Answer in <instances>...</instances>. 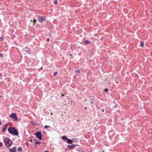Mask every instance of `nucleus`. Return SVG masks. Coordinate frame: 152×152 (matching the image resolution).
I'll return each mask as SVG.
<instances>
[{"mask_svg":"<svg viewBox=\"0 0 152 152\" xmlns=\"http://www.w3.org/2000/svg\"><path fill=\"white\" fill-rule=\"evenodd\" d=\"M46 18L45 17H39L38 18V20L41 23L43 21H44L45 20Z\"/></svg>","mask_w":152,"mask_h":152,"instance_id":"obj_5","label":"nucleus"},{"mask_svg":"<svg viewBox=\"0 0 152 152\" xmlns=\"http://www.w3.org/2000/svg\"><path fill=\"white\" fill-rule=\"evenodd\" d=\"M30 141L32 142V139H31L30 140Z\"/></svg>","mask_w":152,"mask_h":152,"instance_id":"obj_24","label":"nucleus"},{"mask_svg":"<svg viewBox=\"0 0 152 152\" xmlns=\"http://www.w3.org/2000/svg\"><path fill=\"white\" fill-rule=\"evenodd\" d=\"M62 138L64 140H67L68 139H67V137H66V136H62Z\"/></svg>","mask_w":152,"mask_h":152,"instance_id":"obj_12","label":"nucleus"},{"mask_svg":"<svg viewBox=\"0 0 152 152\" xmlns=\"http://www.w3.org/2000/svg\"><path fill=\"white\" fill-rule=\"evenodd\" d=\"M18 150L19 152H21L22 151V149L21 148V147H19L18 148Z\"/></svg>","mask_w":152,"mask_h":152,"instance_id":"obj_13","label":"nucleus"},{"mask_svg":"<svg viewBox=\"0 0 152 152\" xmlns=\"http://www.w3.org/2000/svg\"><path fill=\"white\" fill-rule=\"evenodd\" d=\"M36 19H34V20H33V23H34V24L35 23H36Z\"/></svg>","mask_w":152,"mask_h":152,"instance_id":"obj_20","label":"nucleus"},{"mask_svg":"<svg viewBox=\"0 0 152 152\" xmlns=\"http://www.w3.org/2000/svg\"><path fill=\"white\" fill-rule=\"evenodd\" d=\"M85 108L86 109H87V107H86Z\"/></svg>","mask_w":152,"mask_h":152,"instance_id":"obj_34","label":"nucleus"},{"mask_svg":"<svg viewBox=\"0 0 152 152\" xmlns=\"http://www.w3.org/2000/svg\"><path fill=\"white\" fill-rule=\"evenodd\" d=\"M104 91L105 92H107L108 91V89L107 88H105L104 89Z\"/></svg>","mask_w":152,"mask_h":152,"instance_id":"obj_21","label":"nucleus"},{"mask_svg":"<svg viewBox=\"0 0 152 152\" xmlns=\"http://www.w3.org/2000/svg\"><path fill=\"white\" fill-rule=\"evenodd\" d=\"M41 142H39L38 141H36L35 142V144H41Z\"/></svg>","mask_w":152,"mask_h":152,"instance_id":"obj_14","label":"nucleus"},{"mask_svg":"<svg viewBox=\"0 0 152 152\" xmlns=\"http://www.w3.org/2000/svg\"><path fill=\"white\" fill-rule=\"evenodd\" d=\"M62 96H64V95L63 94H62Z\"/></svg>","mask_w":152,"mask_h":152,"instance_id":"obj_31","label":"nucleus"},{"mask_svg":"<svg viewBox=\"0 0 152 152\" xmlns=\"http://www.w3.org/2000/svg\"><path fill=\"white\" fill-rule=\"evenodd\" d=\"M140 46L141 47H143L144 46V44L143 42H140Z\"/></svg>","mask_w":152,"mask_h":152,"instance_id":"obj_16","label":"nucleus"},{"mask_svg":"<svg viewBox=\"0 0 152 152\" xmlns=\"http://www.w3.org/2000/svg\"><path fill=\"white\" fill-rule=\"evenodd\" d=\"M71 145H68V147H69L70 148V146Z\"/></svg>","mask_w":152,"mask_h":152,"instance_id":"obj_27","label":"nucleus"},{"mask_svg":"<svg viewBox=\"0 0 152 152\" xmlns=\"http://www.w3.org/2000/svg\"><path fill=\"white\" fill-rule=\"evenodd\" d=\"M35 135H36V137L39 139L40 140L42 139V135L40 132H37Z\"/></svg>","mask_w":152,"mask_h":152,"instance_id":"obj_4","label":"nucleus"},{"mask_svg":"<svg viewBox=\"0 0 152 152\" xmlns=\"http://www.w3.org/2000/svg\"><path fill=\"white\" fill-rule=\"evenodd\" d=\"M0 56H1V57H2V54H0Z\"/></svg>","mask_w":152,"mask_h":152,"instance_id":"obj_25","label":"nucleus"},{"mask_svg":"<svg viewBox=\"0 0 152 152\" xmlns=\"http://www.w3.org/2000/svg\"><path fill=\"white\" fill-rule=\"evenodd\" d=\"M69 55L71 56H72V55L71 54H70Z\"/></svg>","mask_w":152,"mask_h":152,"instance_id":"obj_32","label":"nucleus"},{"mask_svg":"<svg viewBox=\"0 0 152 152\" xmlns=\"http://www.w3.org/2000/svg\"><path fill=\"white\" fill-rule=\"evenodd\" d=\"M57 73H58L57 72H54V73L53 75L54 76H56L57 75Z\"/></svg>","mask_w":152,"mask_h":152,"instance_id":"obj_18","label":"nucleus"},{"mask_svg":"<svg viewBox=\"0 0 152 152\" xmlns=\"http://www.w3.org/2000/svg\"><path fill=\"white\" fill-rule=\"evenodd\" d=\"M10 152H16V148L14 147L12 148L9 149Z\"/></svg>","mask_w":152,"mask_h":152,"instance_id":"obj_6","label":"nucleus"},{"mask_svg":"<svg viewBox=\"0 0 152 152\" xmlns=\"http://www.w3.org/2000/svg\"><path fill=\"white\" fill-rule=\"evenodd\" d=\"M7 124H6L4 125L2 127V132H4L6 129H7Z\"/></svg>","mask_w":152,"mask_h":152,"instance_id":"obj_7","label":"nucleus"},{"mask_svg":"<svg viewBox=\"0 0 152 152\" xmlns=\"http://www.w3.org/2000/svg\"><path fill=\"white\" fill-rule=\"evenodd\" d=\"M102 112H104V110H102Z\"/></svg>","mask_w":152,"mask_h":152,"instance_id":"obj_30","label":"nucleus"},{"mask_svg":"<svg viewBox=\"0 0 152 152\" xmlns=\"http://www.w3.org/2000/svg\"><path fill=\"white\" fill-rule=\"evenodd\" d=\"M41 70L42 69H43V67H41Z\"/></svg>","mask_w":152,"mask_h":152,"instance_id":"obj_26","label":"nucleus"},{"mask_svg":"<svg viewBox=\"0 0 152 152\" xmlns=\"http://www.w3.org/2000/svg\"><path fill=\"white\" fill-rule=\"evenodd\" d=\"M47 41L48 42H49V38H47Z\"/></svg>","mask_w":152,"mask_h":152,"instance_id":"obj_23","label":"nucleus"},{"mask_svg":"<svg viewBox=\"0 0 152 152\" xmlns=\"http://www.w3.org/2000/svg\"><path fill=\"white\" fill-rule=\"evenodd\" d=\"M54 3L55 4H58V1H57L55 0L54 1Z\"/></svg>","mask_w":152,"mask_h":152,"instance_id":"obj_19","label":"nucleus"},{"mask_svg":"<svg viewBox=\"0 0 152 152\" xmlns=\"http://www.w3.org/2000/svg\"><path fill=\"white\" fill-rule=\"evenodd\" d=\"M75 145H73L70 146V148L71 149H72L75 148Z\"/></svg>","mask_w":152,"mask_h":152,"instance_id":"obj_9","label":"nucleus"},{"mask_svg":"<svg viewBox=\"0 0 152 152\" xmlns=\"http://www.w3.org/2000/svg\"><path fill=\"white\" fill-rule=\"evenodd\" d=\"M8 130L9 132L12 135L17 136L18 134V131L13 127H9Z\"/></svg>","mask_w":152,"mask_h":152,"instance_id":"obj_1","label":"nucleus"},{"mask_svg":"<svg viewBox=\"0 0 152 152\" xmlns=\"http://www.w3.org/2000/svg\"><path fill=\"white\" fill-rule=\"evenodd\" d=\"M90 42V41L88 40H86L84 42V43H85L86 45L88 44Z\"/></svg>","mask_w":152,"mask_h":152,"instance_id":"obj_10","label":"nucleus"},{"mask_svg":"<svg viewBox=\"0 0 152 152\" xmlns=\"http://www.w3.org/2000/svg\"><path fill=\"white\" fill-rule=\"evenodd\" d=\"M75 72L76 74H77L78 73H80V71L79 69L75 70Z\"/></svg>","mask_w":152,"mask_h":152,"instance_id":"obj_11","label":"nucleus"},{"mask_svg":"<svg viewBox=\"0 0 152 152\" xmlns=\"http://www.w3.org/2000/svg\"><path fill=\"white\" fill-rule=\"evenodd\" d=\"M4 141L6 146L7 147H10L12 144V142L11 140L8 138H6Z\"/></svg>","mask_w":152,"mask_h":152,"instance_id":"obj_2","label":"nucleus"},{"mask_svg":"<svg viewBox=\"0 0 152 152\" xmlns=\"http://www.w3.org/2000/svg\"><path fill=\"white\" fill-rule=\"evenodd\" d=\"M83 152H84V151H83Z\"/></svg>","mask_w":152,"mask_h":152,"instance_id":"obj_35","label":"nucleus"},{"mask_svg":"<svg viewBox=\"0 0 152 152\" xmlns=\"http://www.w3.org/2000/svg\"><path fill=\"white\" fill-rule=\"evenodd\" d=\"M2 145H3L2 143L1 142H0V147L2 146Z\"/></svg>","mask_w":152,"mask_h":152,"instance_id":"obj_22","label":"nucleus"},{"mask_svg":"<svg viewBox=\"0 0 152 152\" xmlns=\"http://www.w3.org/2000/svg\"><path fill=\"white\" fill-rule=\"evenodd\" d=\"M67 142L69 144H72L73 142V141L72 140L69 139H68L67 140Z\"/></svg>","mask_w":152,"mask_h":152,"instance_id":"obj_8","label":"nucleus"},{"mask_svg":"<svg viewBox=\"0 0 152 152\" xmlns=\"http://www.w3.org/2000/svg\"><path fill=\"white\" fill-rule=\"evenodd\" d=\"M51 115H53V113H51Z\"/></svg>","mask_w":152,"mask_h":152,"instance_id":"obj_29","label":"nucleus"},{"mask_svg":"<svg viewBox=\"0 0 152 152\" xmlns=\"http://www.w3.org/2000/svg\"><path fill=\"white\" fill-rule=\"evenodd\" d=\"M44 128H50V126H44Z\"/></svg>","mask_w":152,"mask_h":152,"instance_id":"obj_15","label":"nucleus"},{"mask_svg":"<svg viewBox=\"0 0 152 152\" xmlns=\"http://www.w3.org/2000/svg\"><path fill=\"white\" fill-rule=\"evenodd\" d=\"M91 103L92 104V103H93V101H92V102H91Z\"/></svg>","mask_w":152,"mask_h":152,"instance_id":"obj_28","label":"nucleus"},{"mask_svg":"<svg viewBox=\"0 0 152 152\" xmlns=\"http://www.w3.org/2000/svg\"><path fill=\"white\" fill-rule=\"evenodd\" d=\"M9 116L10 117L12 118L13 120L15 121L18 120V119L17 117L16 114L15 113H11L10 115Z\"/></svg>","mask_w":152,"mask_h":152,"instance_id":"obj_3","label":"nucleus"},{"mask_svg":"<svg viewBox=\"0 0 152 152\" xmlns=\"http://www.w3.org/2000/svg\"><path fill=\"white\" fill-rule=\"evenodd\" d=\"M30 21H31V22H32V20H30Z\"/></svg>","mask_w":152,"mask_h":152,"instance_id":"obj_33","label":"nucleus"},{"mask_svg":"<svg viewBox=\"0 0 152 152\" xmlns=\"http://www.w3.org/2000/svg\"><path fill=\"white\" fill-rule=\"evenodd\" d=\"M4 39L3 37H0V41H2Z\"/></svg>","mask_w":152,"mask_h":152,"instance_id":"obj_17","label":"nucleus"}]
</instances>
